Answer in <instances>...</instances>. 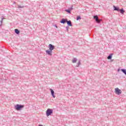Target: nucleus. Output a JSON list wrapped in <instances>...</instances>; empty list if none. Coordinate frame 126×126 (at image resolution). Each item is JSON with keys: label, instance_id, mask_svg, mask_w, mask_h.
<instances>
[{"label": "nucleus", "instance_id": "nucleus-16", "mask_svg": "<svg viewBox=\"0 0 126 126\" xmlns=\"http://www.w3.org/2000/svg\"><path fill=\"white\" fill-rule=\"evenodd\" d=\"M24 7H25V6H21L20 5H18V8H23Z\"/></svg>", "mask_w": 126, "mask_h": 126}, {"label": "nucleus", "instance_id": "nucleus-3", "mask_svg": "<svg viewBox=\"0 0 126 126\" xmlns=\"http://www.w3.org/2000/svg\"><path fill=\"white\" fill-rule=\"evenodd\" d=\"M52 114H53V110L50 108H48L46 111L47 117H49V116H51Z\"/></svg>", "mask_w": 126, "mask_h": 126}, {"label": "nucleus", "instance_id": "nucleus-2", "mask_svg": "<svg viewBox=\"0 0 126 126\" xmlns=\"http://www.w3.org/2000/svg\"><path fill=\"white\" fill-rule=\"evenodd\" d=\"M24 108V105H21V104H16L15 106V109L17 111H20L22 109H23Z\"/></svg>", "mask_w": 126, "mask_h": 126}, {"label": "nucleus", "instance_id": "nucleus-5", "mask_svg": "<svg viewBox=\"0 0 126 126\" xmlns=\"http://www.w3.org/2000/svg\"><path fill=\"white\" fill-rule=\"evenodd\" d=\"M50 91L51 92V95L53 97V98H56V95H55V92L54 91V90H53V89H50Z\"/></svg>", "mask_w": 126, "mask_h": 126}, {"label": "nucleus", "instance_id": "nucleus-14", "mask_svg": "<svg viewBox=\"0 0 126 126\" xmlns=\"http://www.w3.org/2000/svg\"><path fill=\"white\" fill-rule=\"evenodd\" d=\"M77 62V59L74 58L72 60V63H75Z\"/></svg>", "mask_w": 126, "mask_h": 126}, {"label": "nucleus", "instance_id": "nucleus-15", "mask_svg": "<svg viewBox=\"0 0 126 126\" xmlns=\"http://www.w3.org/2000/svg\"><path fill=\"white\" fill-rule=\"evenodd\" d=\"M121 71H122V72H123V73H124V74H125V75H126V69H121Z\"/></svg>", "mask_w": 126, "mask_h": 126}, {"label": "nucleus", "instance_id": "nucleus-19", "mask_svg": "<svg viewBox=\"0 0 126 126\" xmlns=\"http://www.w3.org/2000/svg\"><path fill=\"white\" fill-rule=\"evenodd\" d=\"M73 5H72L71 7L69 8V9H70V10H72L73 9Z\"/></svg>", "mask_w": 126, "mask_h": 126}, {"label": "nucleus", "instance_id": "nucleus-22", "mask_svg": "<svg viewBox=\"0 0 126 126\" xmlns=\"http://www.w3.org/2000/svg\"><path fill=\"white\" fill-rule=\"evenodd\" d=\"M101 21H102V20L101 19L98 20V22H99V23H100V22H101Z\"/></svg>", "mask_w": 126, "mask_h": 126}, {"label": "nucleus", "instance_id": "nucleus-9", "mask_svg": "<svg viewBox=\"0 0 126 126\" xmlns=\"http://www.w3.org/2000/svg\"><path fill=\"white\" fill-rule=\"evenodd\" d=\"M114 10H116L117 11H120V8L119 7H116V6H113Z\"/></svg>", "mask_w": 126, "mask_h": 126}, {"label": "nucleus", "instance_id": "nucleus-20", "mask_svg": "<svg viewBox=\"0 0 126 126\" xmlns=\"http://www.w3.org/2000/svg\"><path fill=\"white\" fill-rule=\"evenodd\" d=\"M69 29V27H68V26L66 27V31L68 32V29Z\"/></svg>", "mask_w": 126, "mask_h": 126}, {"label": "nucleus", "instance_id": "nucleus-6", "mask_svg": "<svg viewBox=\"0 0 126 126\" xmlns=\"http://www.w3.org/2000/svg\"><path fill=\"white\" fill-rule=\"evenodd\" d=\"M67 21V19L63 18L60 21L61 23H63V24H64V23H66Z\"/></svg>", "mask_w": 126, "mask_h": 126}, {"label": "nucleus", "instance_id": "nucleus-11", "mask_svg": "<svg viewBox=\"0 0 126 126\" xmlns=\"http://www.w3.org/2000/svg\"><path fill=\"white\" fill-rule=\"evenodd\" d=\"M119 11L121 14H124L125 13V10H124L123 8H122L121 9H119Z\"/></svg>", "mask_w": 126, "mask_h": 126}, {"label": "nucleus", "instance_id": "nucleus-8", "mask_svg": "<svg viewBox=\"0 0 126 126\" xmlns=\"http://www.w3.org/2000/svg\"><path fill=\"white\" fill-rule=\"evenodd\" d=\"M66 23L68 26H72V24H71V21H67Z\"/></svg>", "mask_w": 126, "mask_h": 126}, {"label": "nucleus", "instance_id": "nucleus-1", "mask_svg": "<svg viewBox=\"0 0 126 126\" xmlns=\"http://www.w3.org/2000/svg\"><path fill=\"white\" fill-rule=\"evenodd\" d=\"M48 48L49 50H46V53L48 56H52L53 54V50H55V46L53 45V44H49L48 45Z\"/></svg>", "mask_w": 126, "mask_h": 126}, {"label": "nucleus", "instance_id": "nucleus-24", "mask_svg": "<svg viewBox=\"0 0 126 126\" xmlns=\"http://www.w3.org/2000/svg\"><path fill=\"white\" fill-rule=\"evenodd\" d=\"M118 71H120V69H118Z\"/></svg>", "mask_w": 126, "mask_h": 126}, {"label": "nucleus", "instance_id": "nucleus-17", "mask_svg": "<svg viewBox=\"0 0 126 126\" xmlns=\"http://www.w3.org/2000/svg\"><path fill=\"white\" fill-rule=\"evenodd\" d=\"M79 19H81V17H80V16L77 17L76 20H79Z\"/></svg>", "mask_w": 126, "mask_h": 126}, {"label": "nucleus", "instance_id": "nucleus-21", "mask_svg": "<svg viewBox=\"0 0 126 126\" xmlns=\"http://www.w3.org/2000/svg\"><path fill=\"white\" fill-rule=\"evenodd\" d=\"M3 19H4V18H1V21H0V23H1V24H2V21L3 20Z\"/></svg>", "mask_w": 126, "mask_h": 126}, {"label": "nucleus", "instance_id": "nucleus-4", "mask_svg": "<svg viewBox=\"0 0 126 126\" xmlns=\"http://www.w3.org/2000/svg\"><path fill=\"white\" fill-rule=\"evenodd\" d=\"M115 93L117 95H121L122 94V90H120L118 88H115Z\"/></svg>", "mask_w": 126, "mask_h": 126}, {"label": "nucleus", "instance_id": "nucleus-13", "mask_svg": "<svg viewBox=\"0 0 126 126\" xmlns=\"http://www.w3.org/2000/svg\"><path fill=\"white\" fill-rule=\"evenodd\" d=\"M80 64H81V62L80 60H79L78 63H77V65H76V67H79V66L80 65Z\"/></svg>", "mask_w": 126, "mask_h": 126}, {"label": "nucleus", "instance_id": "nucleus-18", "mask_svg": "<svg viewBox=\"0 0 126 126\" xmlns=\"http://www.w3.org/2000/svg\"><path fill=\"white\" fill-rule=\"evenodd\" d=\"M70 10L69 9H68V10H65V11L66 12H68V13H70Z\"/></svg>", "mask_w": 126, "mask_h": 126}, {"label": "nucleus", "instance_id": "nucleus-7", "mask_svg": "<svg viewBox=\"0 0 126 126\" xmlns=\"http://www.w3.org/2000/svg\"><path fill=\"white\" fill-rule=\"evenodd\" d=\"M94 19H95V21H96V22L97 23H99V22H98V16H97V15H94Z\"/></svg>", "mask_w": 126, "mask_h": 126}, {"label": "nucleus", "instance_id": "nucleus-23", "mask_svg": "<svg viewBox=\"0 0 126 126\" xmlns=\"http://www.w3.org/2000/svg\"><path fill=\"white\" fill-rule=\"evenodd\" d=\"M55 27H56V28H58V26H57V25H55Z\"/></svg>", "mask_w": 126, "mask_h": 126}, {"label": "nucleus", "instance_id": "nucleus-10", "mask_svg": "<svg viewBox=\"0 0 126 126\" xmlns=\"http://www.w3.org/2000/svg\"><path fill=\"white\" fill-rule=\"evenodd\" d=\"M112 57H113V54H110L107 57V60H111Z\"/></svg>", "mask_w": 126, "mask_h": 126}, {"label": "nucleus", "instance_id": "nucleus-12", "mask_svg": "<svg viewBox=\"0 0 126 126\" xmlns=\"http://www.w3.org/2000/svg\"><path fill=\"white\" fill-rule=\"evenodd\" d=\"M15 33H16V34H17L18 35V34L20 33V32L19 31V30H18V29H15Z\"/></svg>", "mask_w": 126, "mask_h": 126}]
</instances>
